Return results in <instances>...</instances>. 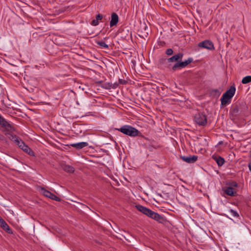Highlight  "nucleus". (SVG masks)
<instances>
[{
  "instance_id": "obj_33",
  "label": "nucleus",
  "mask_w": 251,
  "mask_h": 251,
  "mask_svg": "<svg viewBox=\"0 0 251 251\" xmlns=\"http://www.w3.org/2000/svg\"><path fill=\"white\" fill-rule=\"evenodd\" d=\"M3 118L0 116V122L2 120Z\"/></svg>"
},
{
  "instance_id": "obj_27",
  "label": "nucleus",
  "mask_w": 251,
  "mask_h": 251,
  "mask_svg": "<svg viewBox=\"0 0 251 251\" xmlns=\"http://www.w3.org/2000/svg\"><path fill=\"white\" fill-rule=\"evenodd\" d=\"M8 122L4 119L3 118L1 122H0V125L4 127V126Z\"/></svg>"
},
{
  "instance_id": "obj_1",
  "label": "nucleus",
  "mask_w": 251,
  "mask_h": 251,
  "mask_svg": "<svg viewBox=\"0 0 251 251\" xmlns=\"http://www.w3.org/2000/svg\"><path fill=\"white\" fill-rule=\"evenodd\" d=\"M182 53H178L174 55L170 58L167 59L168 62H176V64L172 67V70L175 71L186 67L188 64L193 62V59L192 58H188L187 60L184 61H180L182 57Z\"/></svg>"
},
{
  "instance_id": "obj_30",
  "label": "nucleus",
  "mask_w": 251,
  "mask_h": 251,
  "mask_svg": "<svg viewBox=\"0 0 251 251\" xmlns=\"http://www.w3.org/2000/svg\"><path fill=\"white\" fill-rule=\"evenodd\" d=\"M102 19V15L101 14H99L98 15H97L96 19L98 21H99V20H101Z\"/></svg>"
},
{
  "instance_id": "obj_13",
  "label": "nucleus",
  "mask_w": 251,
  "mask_h": 251,
  "mask_svg": "<svg viewBox=\"0 0 251 251\" xmlns=\"http://www.w3.org/2000/svg\"><path fill=\"white\" fill-rule=\"evenodd\" d=\"M87 142H80L78 143H74L70 144V146L75 148L76 149L80 150L88 146Z\"/></svg>"
},
{
  "instance_id": "obj_16",
  "label": "nucleus",
  "mask_w": 251,
  "mask_h": 251,
  "mask_svg": "<svg viewBox=\"0 0 251 251\" xmlns=\"http://www.w3.org/2000/svg\"><path fill=\"white\" fill-rule=\"evenodd\" d=\"M213 158L217 162L219 166H222L225 163V161L224 158L220 156H213Z\"/></svg>"
},
{
  "instance_id": "obj_24",
  "label": "nucleus",
  "mask_w": 251,
  "mask_h": 251,
  "mask_svg": "<svg viewBox=\"0 0 251 251\" xmlns=\"http://www.w3.org/2000/svg\"><path fill=\"white\" fill-rule=\"evenodd\" d=\"M5 129L8 131L14 130L13 127L8 122L4 126Z\"/></svg>"
},
{
  "instance_id": "obj_19",
  "label": "nucleus",
  "mask_w": 251,
  "mask_h": 251,
  "mask_svg": "<svg viewBox=\"0 0 251 251\" xmlns=\"http://www.w3.org/2000/svg\"><path fill=\"white\" fill-rule=\"evenodd\" d=\"M230 112L232 115L236 116L238 114L239 108L237 105L232 107L230 109Z\"/></svg>"
},
{
  "instance_id": "obj_3",
  "label": "nucleus",
  "mask_w": 251,
  "mask_h": 251,
  "mask_svg": "<svg viewBox=\"0 0 251 251\" xmlns=\"http://www.w3.org/2000/svg\"><path fill=\"white\" fill-rule=\"evenodd\" d=\"M124 134L135 137L138 135L139 131L135 128L128 125H125L121 127L120 128L117 129Z\"/></svg>"
},
{
  "instance_id": "obj_4",
  "label": "nucleus",
  "mask_w": 251,
  "mask_h": 251,
  "mask_svg": "<svg viewBox=\"0 0 251 251\" xmlns=\"http://www.w3.org/2000/svg\"><path fill=\"white\" fill-rule=\"evenodd\" d=\"M195 122L200 126H204L207 124V117L202 112H198L194 116Z\"/></svg>"
},
{
  "instance_id": "obj_12",
  "label": "nucleus",
  "mask_w": 251,
  "mask_h": 251,
  "mask_svg": "<svg viewBox=\"0 0 251 251\" xmlns=\"http://www.w3.org/2000/svg\"><path fill=\"white\" fill-rule=\"evenodd\" d=\"M61 167L64 171L67 173H73L75 171L74 167L69 165L62 164H61Z\"/></svg>"
},
{
  "instance_id": "obj_18",
  "label": "nucleus",
  "mask_w": 251,
  "mask_h": 251,
  "mask_svg": "<svg viewBox=\"0 0 251 251\" xmlns=\"http://www.w3.org/2000/svg\"><path fill=\"white\" fill-rule=\"evenodd\" d=\"M136 209L139 211L140 212H142L144 214L146 215L147 214V212H148L149 208L144 207L141 205L138 204L136 205L135 206Z\"/></svg>"
},
{
  "instance_id": "obj_28",
  "label": "nucleus",
  "mask_w": 251,
  "mask_h": 251,
  "mask_svg": "<svg viewBox=\"0 0 251 251\" xmlns=\"http://www.w3.org/2000/svg\"><path fill=\"white\" fill-rule=\"evenodd\" d=\"M99 24V21H97V20L95 19L92 20L91 22V25H97Z\"/></svg>"
},
{
  "instance_id": "obj_2",
  "label": "nucleus",
  "mask_w": 251,
  "mask_h": 251,
  "mask_svg": "<svg viewBox=\"0 0 251 251\" xmlns=\"http://www.w3.org/2000/svg\"><path fill=\"white\" fill-rule=\"evenodd\" d=\"M236 91L234 86H231L230 88L224 93L221 98V105L224 106L231 102V99L233 97Z\"/></svg>"
},
{
  "instance_id": "obj_6",
  "label": "nucleus",
  "mask_w": 251,
  "mask_h": 251,
  "mask_svg": "<svg viewBox=\"0 0 251 251\" xmlns=\"http://www.w3.org/2000/svg\"><path fill=\"white\" fill-rule=\"evenodd\" d=\"M198 46L200 48L209 50H213L215 49L213 43L211 41L207 40L200 42L198 44Z\"/></svg>"
},
{
  "instance_id": "obj_9",
  "label": "nucleus",
  "mask_w": 251,
  "mask_h": 251,
  "mask_svg": "<svg viewBox=\"0 0 251 251\" xmlns=\"http://www.w3.org/2000/svg\"><path fill=\"white\" fill-rule=\"evenodd\" d=\"M149 31V28L146 24H144L141 25L139 29V31L140 33L139 36L143 38L147 37L148 35V32Z\"/></svg>"
},
{
  "instance_id": "obj_23",
  "label": "nucleus",
  "mask_w": 251,
  "mask_h": 251,
  "mask_svg": "<svg viewBox=\"0 0 251 251\" xmlns=\"http://www.w3.org/2000/svg\"><path fill=\"white\" fill-rule=\"evenodd\" d=\"M49 198H50L51 200H54L55 201H61V199L59 198H58V197H57L56 195H55L54 194H53L52 193L50 194Z\"/></svg>"
},
{
  "instance_id": "obj_25",
  "label": "nucleus",
  "mask_w": 251,
  "mask_h": 251,
  "mask_svg": "<svg viewBox=\"0 0 251 251\" xmlns=\"http://www.w3.org/2000/svg\"><path fill=\"white\" fill-rule=\"evenodd\" d=\"M229 212L232 214L233 216L236 217H239L238 213L236 211L233 209H230Z\"/></svg>"
},
{
  "instance_id": "obj_8",
  "label": "nucleus",
  "mask_w": 251,
  "mask_h": 251,
  "mask_svg": "<svg viewBox=\"0 0 251 251\" xmlns=\"http://www.w3.org/2000/svg\"><path fill=\"white\" fill-rule=\"evenodd\" d=\"M11 137H9V138L11 140H13L15 143L19 146V148H20L22 149V148L24 147L25 144L24 143V141H23L19 137H17L15 135L13 134H9Z\"/></svg>"
},
{
  "instance_id": "obj_15",
  "label": "nucleus",
  "mask_w": 251,
  "mask_h": 251,
  "mask_svg": "<svg viewBox=\"0 0 251 251\" xmlns=\"http://www.w3.org/2000/svg\"><path fill=\"white\" fill-rule=\"evenodd\" d=\"M118 83H106L102 85V87L105 89H115L118 86Z\"/></svg>"
},
{
  "instance_id": "obj_14",
  "label": "nucleus",
  "mask_w": 251,
  "mask_h": 251,
  "mask_svg": "<svg viewBox=\"0 0 251 251\" xmlns=\"http://www.w3.org/2000/svg\"><path fill=\"white\" fill-rule=\"evenodd\" d=\"M224 193L230 196H235L236 194V192L234 190V189L231 187H227L224 190Z\"/></svg>"
},
{
  "instance_id": "obj_26",
  "label": "nucleus",
  "mask_w": 251,
  "mask_h": 251,
  "mask_svg": "<svg viewBox=\"0 0 251 251\" xmlns=\"http://www.w3.org/2000/svg\"><path fill=\"white\" fill-rule=\"evenodd\" d=\"M166 54L168 55H171L173 54V50L172 49H168L166 50Z\"/></svg>"
},
{
  "instance_id": "obj_17",
  "label": "nucleus",
  "mask_w": 251,
  "mask_h": 251,
  "mask_svg": "<svg viewBox=\"0 0 251 251\" xmlns=\"http://www.w3.org/2000/svg\"><path fill=\"white\" fill-rule=\"evenodd\" d=\"M22 150L30 156H34V151L27 145H25L24 146V147L22 148Z\"/></svg>"
},
{
  "instance_id": "obj_31",
  "label": "nucleus",
  "mask_w": 251,
  "mask_h": 251,
  "mask_svg": "<svg viewBox=\"0 0 251 251\" xmlns=\"http://www.w3.org/2000/svg\"><path fill=\"white\" fill-rule=\"evenodd\" d=\"M232 185L235 187L237 186V183L236 182H232Z\"/></svg>"
},
{
  "instance_id": "obj_32",
  "label": "nucleus",
  "mask_w": 251,
  "mask_h": 251,
  "mask_svg": "<svg viewBox=\"0 0 251 251\" xmlns=\"http://www.w3.org/2000/svg\"><path fill=\"white\" fill-rule=\"evenodd\" d=\"M2 220H4L3 219H2L0 217V224L2 222Z\"/></svg>"
},
{
  "instance_id": "obj_5",
  "label": "nucleus",
  "mask_w": 251,
  "mask_h": 251,
  "mask_svg": "<svg viewBox=\"0 0 251 251\" xmlns=\"http://www.w3.org/2000/svg\"><path fill=\"white\" fill-rule=\"evenodd\" d=\"M146 215L161 224L164 223L166 221V219L162 216L157 213L154 212L150 209L148 212H147Z\"/></svg>"
},
{
  "instance_id": "obj_10",
  "label": "nucleus",
  "mask_w": 251,
  "mask_h": 251,
  "mask_svg": "<svg viewBox=\"0 0 251 251\" xmlns=\"http://www.w3.org/2000/svg\"><path fill=\"white\" fill-rule=\"evenodd\" d=\"M118 21L119 17L118 15L116 13L113 12L111 14V19L110 22V27L116 25L118 23Z\"/></svg>"
},
{
  "instance_id": "obj_20",
  "label": "nucleus",
  "mask_w": 251,
  "mask_h": 251,
  "mask_svg": "<svg viewBox=\"0 0 251 251\" xmlns=\"http://www.w3.org/2000/svg\"><path fill=\"white\" fill-rule=\"evenodd\" d=\"M251 82V76L248 75L243 78L242 80V83L243 84H247Z\"/></svg>"
},
{
  "instance_id": "obj_11",
  "label": "nucleus",
  "mask_w": 251,
  "mask_h": 251,
  "mask_svg": "<svg viewBox=\"0 0 251 251\" xmlns=\"http://www.w3.org/2000/svg\"><path fill=\"white\" fill-rule=\"evenodd\" d=\"M0 226L1 228H2V229L4 230H5L8 233H13L12 230L4 220H2V222L0 224Z\"/></svg>"
},
{
  "instance_id": "obj_21",
  "label": "nucleus",
  "mask_w": 251,
  "mask_h": 251,
  "mask_svg": "<svg viewBox=\"0 0 251 251\" xmlns=\"http://www.w3.org/2000/svg\"><path fill=\"white\" fill-rule=\"evenodd\" d=\"M97 44L99 45L100 46L103 47L105 49H108L109 46L107 44H106L103 41H97Z\"/></svg>"
},
{
  "instance_id": "obj_29",
  "label": "nucleus",
  "mask_w": 251,
  "mask_h": 251,
  "mask_svg": "<svg viewBox=\"0 0 251 251\" xmlns=\"http://www.w3.org/2000/svg\"><path fill=\"white\" fill-rule=\"evenodd\" d=\"M119 83H120L121 84H126L127 82L126 80L122 79H119Z\"/></svg>"
},
{
  "instance_id": "obj_7",
  "label": "nucleus",
  "mask_w": 251,
  "mask_h": 251,
  "mask_svg": "<svg viewBox=\"0 0 251 251\" xmlns=\"http://www.w3.org/2000/svg\"><path fill=\"white\" fill-rule=\"evenodd\" d=\"M180 158L183 161L188 163H193L197 160L198 157L196 155H189L188 156H181Z\"/></svg>"
},
{
  "instance_id": "obj_22",
  "label": "nucleus",
  "mask_w": 251,
  "mask_h": 251,
  "mask_svg": "<svg viewBox=\"0 0 251 251\" xmlns=\"http://www.w3.org/2000/svg\"><path fill=\"white\" fill-rule=\"evenodd\" d=\"M41 190L42 191L43 195L48 198H49L50 194H51L50 192L48 190H47L46 189L43 187L41 188Z\"/></svg>"
}]
</instances>
